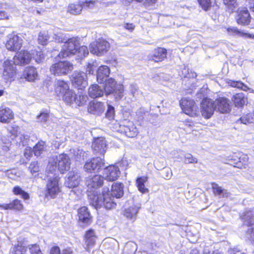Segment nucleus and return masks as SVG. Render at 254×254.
<instances>
[{
  "label": "nucleus",
  "instance_id": "11",
  "mask_svg": "<svg viewBox=\"0 0 254 254\" xmlns=\"http://www.w3.org/2000/svg\"><path fill=\"white\" fill-rule=\"evenodd\" d=\"M71 81L75 87L82 89L87 85V74L84 72L75 71L72 74Z\"/></svg>",
  "mask_w": 254,
  "mask_h": 254
},
{
  "label": "nucleus",
  "instance_id": "47",
  "mask_svg": "<svg viewBox=\"0 0 254 254\" xmlns=\"http://www.w3.org/2000/svg\"><path fill=\"white\" fill-rule=\"evenodd\" d=\"M213 192L215 195H219L220 196L224 197L226 193V190L222 189L216 184H213L212 186Z\"/></svg>",
  "mask_w": 254,
  "mask_h": 254
},
{
  "label": "nucleus",
  "instance_id": "53",
  "mask_svg": "<svg viewBox=\"0 0 254 254\" xmlns=\"http://www.w3.org/2000/svg\"><path fill=\"white\" fill-rule=\"evenodd\" d=\"M184 157V161L186 164L196 163L197 162V159L193 157V156L190 153L186 154Z\"/></svg>",
  "mask_w": 254,
  "mask_h": 254
},
{
  "label": "nucleus",
  "instance_id": "6",
  "mask_svg": "<svg viewBox=\"0 0 254 254\" xmlns=\"http://www.w3.org/2000/svg\"><path fill=\"white\" fill-rule=\"evenodd\" d=\"M108 42L103 39H99L90 45V50L92 54L100 56L106 53L110 49Z\"/></svg>",
  "mask_w": 254,
  "mask_h": 254
},
{
  "label": "nucleus",
  "instance_id": "55",
  "mask_svg": "<svg viewBox=\"0 0 254 254\" xmlns=\"http://www.w3.org/2000/svg\"><path fill=\"white\" fill-rule=\"evenodd\" d=\"M6 4H0V19H8L9 16L6 12L3 10L7 7Z\"/></svg>",
  "mask_w": 254,
  "mask_h": 254
},
{
  "label": "nucleus",
  "instance_id": "27",
  "mask_svg": "<svg viewBox=\"0 0 254 254\" xmlns=\"http://www.w3.org/2000/svg\"><path fill=\"white\" fill-rule=\"evenodd\" d=\"M167 55V50L162 48H158L155 49L151 56V59L155 62H159L163 61Z\"/></svg>",
  "mask_w": 254,
  "mask_h": 254
},
{
  "label": "nucleus",
  "instance_id": "44",
  "mask_svg": "<svg viewBox=\"0 0 254 254\" xmlns=\"http://www.w3.org/2000/svg\"><path fill=\"white\" fill-rule=\"evenodd\" d=\"M45 142L43 141L39 142L34 147L33 151L35 156H40L44 150Z\"/></svg>",
  "mask_w": 254,
  "mask_h": 254
},
{
  "label": "nucleus",
  "instance_id": "61",
  "mask_svg": "<svg viewBox=\"0 0 254 254\" xmlns=\"http://www.w3.org/2000/svg\"><path fill=\"white\" fill-rule=\"evenodd\" d=\"M246 237L251 241H254V228H249L246 233Z\"/></svg>",
  "mask_w": 254,
  "mask_h": 254
},
{
  "label": "nucleus",
  "instance_id": "45",
  "mask_svg": "<svg viewBox=\"0 0 254 254\" xmlns=\"http://www.w3.org/2000/svg\"><path fill=\"white\" fill-rule=\"evenodd\" d=\"M49 39V37L47 32L43 31L39 34L38 41L39 44L42 45H46Z\"/></svg>",
  "mask_w": 254,
  "mask_h": 254
},
{
  "label": "nucleus",
  "instance_id": "46",
  "mask_svg": "<svg viewBox=\"0 0 254 254\" xmlns=\"http://www.w3.org/2000/svg\"><path fill=\"white\" fill-rule=\"evenodd\" d=\"M87 99L88 97L86 95L81 94L76 95L73 103H75L79 106H83L86 103Z\"/></svg>",
  "mask_w": 254,
  "mask_h": 254
},
{
  "label": "nucleus",
  "instance_id": "20",
  "mask_svg": "<svg viewBox=\"0 0 254 254\" xmlns=\"http://www.w3.org/2000/svg\"><path fill=\"white\" fill-rule=\"evenodd\" d=\"M238 13L236 17L238 23L242 25H248L251 20V16L248 10L245 7L242 8Z\"/></svg>",
  "mask_w": 254,
  "mask_h": 254
},
{
  "label": "nucleus",
  "instance_id": "12",
  "mask_svg": "<svg viewBox=\"0 0 254 254\" xmlns=\"http://www.w3.org/2000/svg\"><path fill=\"white\" fill-rule=\"evenodd\" d=\"M32 55L28 51H21L16 54L13 59V63L15 65H22L29 64L32 59Z\"/></svg>",
  "mask_w": 254,
  "mask_h": 254
},
{
  "label": "nucleus",
  "instance_id": "51",
  "mask_svg": "<svg viewBox=\"0 0 254 254\" xmlns=\"http://www.w3.org/2000/svg\"><path fill=\"white\" fill-rule=\"evenodd\" d=\"M29 170L32 174L36 176L37 173L39 171V167L38 162L36 161L31 162L29 167Z\"/></svg>",
  "mask_w": 254,
  "mask_h": 254
},
{
  "label": "nucleus",
  "instance_id": "41",
  "mask_svg": "<svg viewBox=\"0 0 254 254\" xmlns=\"http://www.w3.org/2000/svg\"><path fill=\"white\" fill-rule=\"evenodd\" d=\"M75 53L74 55H76L78 59H82L88 55L89 51L87 47L82 46H78Z\"/></svg>",
  "mask_w": 254,
  "mask_h": 254
},
{
  "label": "nucleus",
  "instance_id": "31",
  "mask_svg": "<svg viewBox=\"0 0 254 254\" xmlns=\"http://www.w3.org/2000/svg\"><path fill=\"white\" fill-rule=\"evenodd\" d=\"M88 94L91 98H95L103 96L104 91L99 85L93 84L89 87Z\"/></svg>",
  "mask_w": 254,
  "mask_h": 254
},
{
  "label": "nucleus",
  "instance_id": "1",
  "mask_svg": "<svg viewBox=\"0 0 254 254\" xmlns=\"http://www.w3.org/2000/svg\"><path fill=\"white\" fill-rule=\"evenodd\" d=\"M90 204L96 209L104 207L107 209L115 207L116 203L109 193V189L104 187L101 194L96 191H90L88 194Z\"/></svg>",
  "mask_w": 254,
  "mask_h": 254
},
{
  "label": "nucleus",
  "instance_id": "28",
  "mask_svg": "<svg viewBox=\"0 0 254 254\" xmlns=\"http://www.w3.org/2000/svg\"><path fill=\"white\" fill-rule=\"evenodd\" d=\"M23 76L27 81H34L38 77L36 69L32 66L26 67L24 70Z\"/></svg>",
  "mask_w": 254,
  "mask_h": 254
},
{
  "label": "nucleus",
  "instance_id": "10",
  "mask_svg": "<svg viewBox=\"0 0 254 254\" xmlns=\"http://www.w3.org/2000/svg\"><path fill=\"white\" fill-rule=\"evenodd\" d=\"M22 43L23 40L20 36L11 34L8 36L5 46L9 51H16L21 48Z\"/></svg>",
  "mask_w": 254,
  "mask_h": 254
},
{
  "label": "nucleus",
  "instance_id": "39",
  "mask_svg": "<svg viewBox=\"0 0 254 254\" xmlns=\"http://www.w3.org/2000/svg\"><path fill=\"white\" fill-rule=\"evenodd\" d=\"M227 83L229 86L233 87L240 88L244 91H247L248 90H251L246 85L241 81H234L232 80H228Z\"/></svg>",
  "mask_w": 254,
  "mask_h": 254
},
{
  "label": "nucleus",
  "instance_id": "14",
  "mask_svg": "<svg viewBox=\"0 0 254 254\" xmlns=\"http://www.w3.org/2000/svg\"><path fill=\"white\" fill-rule=\"evenodd\" d=\"M103 175L105 180L114 181L119 177L120 171L118 166L111 165L105 168Z\"/></svg>",
  "mask_w": 254,
  "mask_h": 254
},
{
  "label": "nucleus",
  "instance_id": "25",
  "mask_svg": "<svg viewBox=\"0 0 254 254\" xmlns=\"http://www.w3.org/2000/svg\"><path fill=\"white\" fill-rule=\"evenodd\" d=\"M78 215L79 221L85 224L88 225L91 222V216L86 207L83 206L79 208Z\"/></svg>",
  "mask_w": 254,
  "mask_h": 254
},
{
  "label": "nucleus",
  "instance_id": "59",
  "mask_svg": "<svg viewBox=\"0 0 254 254\" xmlns=\"http://www.w3.org/2000/svg\"><path fill=\"white\" fill-rule=\"evenodd\" d=\"M114 113H115L114 108L113 106L108 105V110H107V113L106 114V117L109 120H111V119H113V118H114Z\"/></svg>",
  "mask_w": 254,
  "mask_h": 254
},
{
  "label": "nucleus",
  "instance_id": "50",
  "mask_svg": "<svg viewBox=\"0 0 254 254\" xmlns=\"http://www.w3.org/2000/svg\"><path fill=\"white\" fill-rule=\"evenodd\" d=\"M32 58H34L37 63H41L44 59V55L42 51H32Z\"/></svg>",
  "mask_w": 254,
  "mask_h": 254
},
{
  "label": "nucleus",
  "instance_id": "60",
  "mask_svg": "<svg viewBox=\"0 0 254 254\" xmlns=\"http://www.w3.org/2000/svg\"><path fill=\"white\" fill-rule=\"evenodd\" d=\"M172 176V172L170 168H166L163 171V177L167 180L170 179Z\"/></svg>",
  "mask_w": 254,
  "mask_h": 254
},
{
  "label": "nucleus",
  "instance_id": "40",
  "mask_svg": "<svg viewBox=\"0 0 254 254\" xmlns=\"http://www.w3.org/2000/svg\"><path fill=\"white\" fill-rule=\"evenodd\" d=\"M244 223L247 226H250L254 224V216L251 211H247L242 216Z\"/></svg>",
  "mask_w": 254,
  "mask_h": 254
},
{
  "label": "nucleus",
  "instance_id": "16",
  "mask_svg": "<svg viewBox=\"0 0 254 254\" xmlns=\"http://www.w3.org/2000/svg\"><path fill=\"white\" fill-rule=\"evenodd\" d=\"M215 110L221 113H228L230 110L229 100L224 97H220L214 101Z\"/></svg>",
  "mask_w": 254,
  "mask_h": 254
},
{
  "label": "nucleus",
  "instance_id": "7",
  "mask_svg": "<svg viewBox=\"0 0 254 254\" xmlns=\"http://www.w3.org/2000/svg\"><path fill=\"white\" fill-rule=\"evenodd\" d=\"M181 107L184 113L191 117H196L198 111L195 102L191 99H182L180 101Z\"/></svg>",
  "mask_w": 254,
  "mask_h": 254
},
{
  "label": "nucleus",
  "instance_id": "34",
  "mask_svg": "<svg viewBox=\"0 0 254 254\" xmlns=\"http://www.w3.org/2000/svg\"><path fill=\"white\" fill-rule=\"evenodd\" d=\"M0 207L5 210L15 209L20 210L23 208V205L18 199H15L9 204H3L0 205Z\"/></svg>",
  "mask_w": 254,
  "mask_h": 254
},
{
  "label": "nucleus",
  "instance_id": "22",
  "mask_svg": "<svg viewBox=\"0 0 254 254\" xmlns=\"http://www.w3.org/2000/svg\"><path fill=\"white\" fill-rule=\"evenodd\" d=\"M110 73V69L108 66H100L97 71V79L99 83H102L107 80Z\"/></svg>",
  "mask_w": 254,
  "mask_h": 254
},
{
  "label": "nucleus",
  "instance_id": "26",
  "mask_svg": "<svg viewBox=\"0 0 254 254\" xmlns=\"http://www.w3.org/2000/svg\"><path fill=\"white\" fill-rule=\"evenodd\" d=\"M13 118L11 109L8 108L0 107V121L2 123H8Z\"/></svg>",
  "mask_w": 254,
  "mask_h": 254
},
{
  "label": "nucleus",
  "instance_id": "15",
  "mask_svg": "<svg viewBox=\"0 0 254 254\" xmlns=\"http://www.w3.org/2000/svg\"><path fill=\"white\" fill-rule=\"evenodd\" d=\"M80 182V175L77 172L72 171L68 173L67 177L64 182L65 186L69 188L77 187Z\"/></svg>",
  "mask_w": 254,
  "mask_h": 254
},
{
  "label": "nucleus",
  "instance_id": "9",
  "mask_svg": "<svg viewBox=\"0 0 254 254\" xmlns=\"http://www.w3.org/2000/svg\"><path fill=\"white\" fill-rule=\"evenodd\" d=\"M214 101L210 99H204L201 103L200 112L205 119L210 118L215 110Z\"/></svg>",
  "mask_w": 254,
  "mask_h": 254
},
{
  "label": "nucleus",
  "instance_id": "29",
  "mask_svg": "<svg viewBox=\"0 0 254 254\" xmlns=\"http://www.w3.org/2000/svg\"><path fill=\"white\" fill-rule=\"evenodd\" d=\"M69 89L67 83L63 80H58L56 83L55 92L59 96H62Z\"/></svg>",
  "mask_w": 254,
  "mask_h": 254
},
{
  "label": "nucleus",
  "instance_id": "35",
  "mask_svg": "<svg viewBox=\"0 0 254 254\" xmlns=\"http://www.w3.org/2000/svg\"><path fill=\"white\" fill-rule=\"evenodd\" d=\"M148 181V177L142 176L138 177L136 180V184L139 191L144 193L148 192V189L145 187L144 183Z\"/></svg>",
  "mask_w": 254,
  "mask_h": 254
},
{
  "label": "nucleus",
  "instance_id": "37",
  "mask_svg": "<svg viewBox=\"0 0 254 254\" xmlns=\"http://www.w3.org/2000/svg\"><path fill=\"white\" fill-rule=\"evenodd\" d=\"M76 95L72 90L69 89L62 96L65 103L71 104L73 103Z\"/></svg>",
  "mask_w": 254,
  "mask_h": 254
},
{
  "label": "nucleus",
  "instance_id": "19",
  "mask_svg": "<svg viewBox=\"0 0 254 254\" xmlns=\"http://www.w3.org/2000/svg\"><path fill=\"white\" fill-rule=\"evenodd\" d=\"M13 64V61L9 60H6L4 62V69L2 74L6 79H10L15 75L16 70Z\"/></svg>",
  "mask_w": 254,
  "mask_h": 254
},
{
  "label": "nucleus",
  "instance_id": "43",
  "mask_svg": "<svg viewBox=\"0 0 254 254\" xmlns=\"http://www.w3.org/2000/svg\"><path fill=\"white\" fill-rule=\"evenodd\" d=\"M12 191L15 195H21V197L24 199H28L29 198V194L22 190L19 186L14 187Z\"/></svg>",
  "mask_w": 254,
  "mask_h": 254
},
{
  "label": "nucleus",
  "instance_id": "52",
  "mask_svg": "<svg viewBox=\"0 0 254 254\" xmlns=\"http://www.w3.org/2000/svg\"><path fill=\"white\" fill-rule=\"evenodd\" d=\"M199 5L204 10H207L211 5V0H197Z\"/></svg>",
  "mask_w": 254,
  "mask_h": 254
},
{
  "label": "nucleus",
  "instance_id": "8",
  "mask_svg": "<svg viewBox=\"0 0 254 254\" xmlns=\"http://www.w3.org/2000/svg\"><path fill=\"white\" fill-rule=\"evenodd\" d=\"M104 160L100 157L93 158L87 161L83 167L84 171L88 173L97 172L104 166Z\"/></svg>",
  "mask_w": 254,
  "mask_h": 254
},
{
  "label": "nucleus",
  "instance_id": "33",
  "mask_svg": "<svg viewBox=\"0 0 254 254\" xmlns=\"http://www.w3.org/2000/svg\"><path fill=\"white\" fill-rule=\"evenodd\" d=\"M228 33L232 36H246L249 38L254 39V34H247L243 31H240L237 27H229L227 28Z\"/></svg>",
  "mask_w": 254,
  "mask_h": 254
},
{
  "label": "nucleus",
  "instance_id": "64",
  "mask_svg": "<svg viewBox=\"0 0 254 254\" xmlns=\"http://www.w3.org/2000/svg\"><path fill=\"white\" fill-rule=\"evenodd\" d=\"M38 118L41 122H45L48 119L49 114L48 113H42L38 116Z\"/></svg>",
  "mask_w": 254,
  "mask_h": 254
},
{
  "label": "nucleus",
  "instance_id": "13",
  "mask_svg": "<svg viewBox=\"0 0 254 254\" xmlns=\"http://www.w3.org/2000/svg\"><path fill=\"white\" fill-rule=\"evenodd\" d=\"M59 178L58 176L50 178L47 184V194L54 198L60 191L59 187Z\"/></svg>",
  "mask_w": 254,
  "mask_h": 254
},
{
  "label": "nucleus",
  "instance_id": "38",
  "mask_svg": "<svg viewBox=\"0 0 254 254\" xmlns=\"http://www.w3.org/2000/svg\"><path fill=\"white\" fill-rule=\"evenodd\" d=\"M233 101L236 106L242 107L246 102V98L243 93H240L233 96Z\"/></svg>",
  "mask_w": 254,
  "mask_h": 254
},
{
  "label": "nucleus",
  "instance_id": "18",
  "mask_svg": "<svg viewBox=\"0 0 254 254\" xmlns=\"http://www.w3.org/2000/svg\"><path fill=\"white\" fill-rule=\"evenodd\" d=\"M104 178L100 175H94L86 179V184L89 189H97L103 184Z\"/></svg>",
  "mask_w": 254,
  "mask_h": 254
},
{
  "label": "nucleus",
  "instance_id": "54",
  "mask_svg": "<svg viewBox=\"0 0 254 254\" xmlns=\"http://www.w3.org/2000/svg\"><path fill=\"white\" fill-rule=\"evenodd\" d=\"M26 249L24 247L18 244L13 248L12 254H25Z\"/></svg>",
  "mask_w": 254,
  "mask_h": 254
},
{
  "label": "nucleus",
  "instance_id": "57",
  "mask_svg": "<svg viewBox=\"0 0 254 254\" xmlns=\"http://www.w3.org/2000/svg\"><path fill=\"white\" fill-rule=\"evenodd\" d=\"M96 237H92L85 239V243L86 244V247L85 248L87 252H89V248L93 246L96 242Z\"/></svg>",
  "mask_w": 254,
  "mask_h": 254
},
{
  "label": "nucleus",
  "instance_id": "17",
  "mask_svg": "<svg viewBox=\"0 0 254 254\" xmlns=\"http://www.w3.org/2000/svg\"><path fill=\"white\" fill-rule=\"evenodd\" d=\"M92 147L95 153L104 155L107 147L105 138L102 137L96 138L92 143Z\"/></svg>",
  "mask_w": 254,
  "mask_h": 254
},
{
  "label": "nucleus",
  "instance_id": "36",
  "mask_svg": "<svg viewBox=\"0 0 254 254\" xmlns=\"http://www.w3.org/2000/svg\"><path fill=\"white\" fill-rule=\"evenodd\" d=\"M82 9V4L79 1L77 3H70L68 5L67 11L73 15L79 14L81 13Z\"/></svg>",
  "mask_w": 254,
  "mask_h": 254
},
{
  "label": "nucleus",
  "instance_id": "23",
  "mask_svg": "<svg viewBox=\"0 0 254 254\" xmlns=\"http://www.w3.org/2000/svg\"><path fill=\"white\" fill-rule=\"evenodd\" d=\"M105 109L103 103L100 102L93 101L90 102L88 108L89 113L97 115H100L103 113Z\"/></svg>",
  "mask_w": 254,
  "mask_h": 254
},
{
  "label": "nucleus",
  "instance_id": "3",
  "mask_svg": "<svg viewBox=\"0 0 254 254\" xmlns=\"http://www.w3.org/2000/svg\"><path fill=\"white\" fill-rule=\"evenodd\" d=\"M105 84L104 87V91L106 95L111 94H114L116 99H121L124 96V86L123 85L117 84L114 79L110 78L105 81Z\"/></svg>",
  "mask_w": 254,
  "mask_h": 254
},
{
  "label": "nucleus",
  "instance_id": "4",
  "mask_svg": "<svg viewBox=\"0 0 254 254\" xmlns=\"http://www.w3.org/2000/svg\"><path fill=\"white\" fill-rule=\"evenodd\" d=\"M79 45V41L76 38L72 37L66 40L64 42L62 51L58 54V57L60 58H64L74 55Z\"/></svg>",
  "mask_w": 254,
  "mask_h": 254
},
{
  "label": "nucleus",
  "instance_id": "56",
  "mask_svg": "<svg viewBox=\"0 0 254 254\" xmlns=\"http://www.w3.org/2000/svg\"><path fill=\"white\" fill-rule=\"evenodd\" d=\"M54 39L58 43L64 42L66 41V38L62 33H57L54 34Z\"/></svg>",
  "mask_w": 254,
  "mask_h": 254
},
{
  "label": "nucleus",
  "instance_id": "2",
  "mask_svg": "<svg viewBox=\"0 0 254 254\" xmlns=\"http://www.w3.org/2000/svg\"><path fill=\"white\" fill-rule=\"evenodd\" d=\"M70 160L68 155L65 154H61L59 155H54L49 159L48 166L49 171H56L58 168L62 174H64L70 168Z\"/></svg>",
  "mask_w": 254,
  "mask_h": 254
},
{
  "label": "nucleus",
  "instance_id": "32",
  "mask_svg": "<svg viewBox=\"0 0 254 254\" xmlns=\"http://www.w3.org/2000/svg\"><path fill=\"white\" fill-rule=\"evenodd\" d=\"M70 152L73 154L75 159L79 162L87 157V153L78 147H75L70 149Z\"/></svg>",
  "mask_w": 254,
  "mask_h": 254
},
{
  "label": "nucleus",
  "instance_id": "5",
  "mask_svg": "<svg viewBox=\"0 0 254 254\" xmlns=\"http://www.w3.org/2000/svg\"><path fill=\"white\" fill-rule=\"evenodd\" d=\"M73 69V65L69 62H60L53 64L50 68L51 72L55 75L67 74Z\"/></svg>",
  "mask_w": 254,
  "mask_h": 254
},
{
  "label": "nucleus",
  "instance_id": "48",
  "mask_svg": "<svg viewBox=\"0 0 254 254\" xmlns=\"http://www.w3.org/2000/svg\"><path fill=\"white\" fill-rule=\"evenodd\" d=\"M240 121L244 124H247L254 122V116L252 114L244 115L240 118Z\"/></svg>",
  "mask_w": 254,
  "mask_h": 254
},
{
  "label": "nucleus",
  "instance_id": "30",
  "mask_svg": "<svg viewBox=\"0 0 254 254\" xmlns=\"http://www.w3.org/2000/svg\"><path fill=\"white\" fill-rule=\"evenodd\" d=\"M111 194L113 197L120 198L124 195V185L122 183H114L112 186Z\"/></svg>",
  "mask_w": 254,
  "mask_h": 254
},
{
  "label": "nucleus",
  "instance_id": "21",
  "mask_svg": "<svg viewBox=\"0 0 254 254\" xmlns=\"http://www.w3.org/2000/svg\"><path fill=\"white\" fill-rule=\"evenodd\" d=\"M139 209V205H133L125 208L123 214L127 219L134 222L136 219Z\"/></svg>",
  "mask_w": 254,
  "mask_h": 254
},
{
  "label": "nucleus",
  "instance_id": "58",
  "mask_svg": "<svg viewBox=\"0 0 254 254\" xmlns=\"http://www.w3.org/2000/svg\"><path fill=\"white\" fill-rule=\"evenodd\" d=\"M31 254H42L39 246L35 244L29 246Z\"/></svg>",
  "mask_w": 254,
  "mask_h": 254
},
{
  "label": "nucleus",
  "instance_id": "42",
  "mask_svg": "<svg viewBox=\"0 0 254 254\" xmlns=\"http://www.w3.org/2000/svg\"><path fill=\"white\" fill-rule=\"evenodd\" d=\"M223 3L228 9L232 12L238 7V4L237 0H222Z\"/></svg>",
  "mask_w": 254,
  "mask_h": 254
},
{
  "label": "nucleus",
  "instance_id": "49",
  "mask_svg": "<svg viewBox=\"0 0 254 254\" xmlns=\"http://www.w3.org/2000/svg\"><path fill=\"white\" fill-rule=\"evenodd\" d=\"M80 3L82 4V9H92L95 7V1H80Z\"/></svg>",
  "mask_w": 254,
  "mask_h": 254
},
{
  "label": "nucleus",
  "instance_id": "24",
  "mask_svg": "<svg viewBox=\"0 0 254 254\" xmlns=\"http://www.w3.org/2000/svg\"><path fill=\"white\" fill-rule=\"evenodd\" d=\"M121 130L128 137H134L138 133L137 129L131 122H128L127 125L121 127Z\"/></svg>",
  "mask_w": 254,
  "mask_h": 254
},
{
  "label": "nucleus",
  "instance_id": "62",
  "mask_svg": "<svg viewBox=\"0 0 254 254\" xmlns=\"http://www.w3.org/2000/svg\"><path fill=\"white\" fill-rule=\"evenodd\" d=\"M95 66L94 63L88 64L86 68V71L88 74H93L94 72V67Z\"/></svg>",
  "mask_w": 254,
  "mask_h": 254
},
{
  "label": "nucleus",
  "instance_id": "63",
  "mask_svg": "<svg viewBox=\"0 0 254 254\" xmlns=\"http://www.w3.org/2000/svg\"><path fill=\"white\" fill-rule=\"evenodd\" d=\"M156 2L157 0H142V1H140V3H143L145 7H148L153 5Z\"/></svg>",
  "mask_w": 254,
  "mask_h": 254
}]
</instances>
